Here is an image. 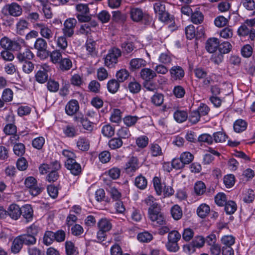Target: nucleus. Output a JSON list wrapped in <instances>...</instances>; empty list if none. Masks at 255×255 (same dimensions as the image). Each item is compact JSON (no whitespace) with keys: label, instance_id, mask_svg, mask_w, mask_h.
<instances>
[{"label":"nucleus","instance_id":"f257e3e1","mask_svg":"<svg viewBox=\"0 0 255 255\" xmlns=\"http://www.w3.org/2000/svg\"><path fill=\"white\" fill-rule=\"evenodd\" d=\"M130 16L134 22H142L144 24H149L152 21V17L142 9L133 7L130 9Z\"/></svg>","mask_w":255,"mask_h":255},{"label":"nucleus","instance_id":"f03ea898","mask_svg":"<svg viewBox=\"0 0 255 255\" xmlns=\"http://www.w3.org/2000/svg\"><path fill=\"white\" fill-rule=\"evenodd\" d=\"M121 55L122 51L120 49L116 47L111 48L104 58L105 65L109 68L114 67L118 62V58Z\"/></svg>","mask_w":255,"mask_h":255},{"label":"nucleus","instance_id":"7ed1b4c3","mask_svg":"<svg viewBox=\"0 0 255 255\" xmlns=\"http://www.w3.org/2000/svg\"><path fill=\"white\" fill-rule=\"evenodd\" d=\"M155 13L158 15L159 19L162 22H171L172 17L166 10L164 3L160 1H157L153 4Z\"/></svg>","mask_w":255,"mask_h":255},{"label":"nucleus","instance_id":"20e7f679","mask_svg":"<svg viewBox=\"0 0 255 255\" xmlns=\"http://www.w3.org/2000/svg\"><path fill=\"white\" fill-rule=\"evenodd\" d=\"M34 47L37 50V56L41 59H45L49 56V51L47 49V43L43 38L39 37L36 39Z\"/></svg>","mask_w":255,"mask_h":255},{"label":"nucleus","instance_id":"39448f33","mask_svg":"<svg viewBox=\"0 0 255 255\" xmlns=\"http://www.w3.org/2000/svg\"><path fill=\"white\" fill-rule=\"evenodd\" d=\"M97 226L98 231L97 233V236L99 239L107 238L108 233L112 228V223L107 218L101 219L97 223Z\"/></svg>","mask_w":255,"mask_h":255},{"label":"nucleus","instance_id":"423d86ee","mask_svg":"<svg viewBox=\"0 0 255 255\" xmlns=\"http://www.w3.org/2000/svg\"><path fill=\"white\" fill-rule=\"evenodd\" d=\"M148 214L153 226L158 227L165 224V218L164 214L161 212L160 208L153 212L150 211V213Z\"/></svg>","mask_w":255,"mask_h":255},{"label":"nucleus","instance_id":"0eeeda50","mask_svg":"<svg viewBox=\"0 0 255 255\" xmlns=\"http://www.w3.org/2000/svg\"><path fill=\"white\" fill-rule=\"evenodd\" d=\"M24 184L29 189L30 194L34 196L39 195L43 190V188L37 185V180L32 176L27 177L24 181Z\"/></svg>","mask_w":255,"mask_h":255},{"label":"nucleus","instance_id":"6e6552de","mask_svg":"<svg viewBox=\"0 0 255 255\" xmlns=\"http://www.w3.org/2000/svg\"><path fill=\"white\" fill-rule=\"evenodd\" d=\"M77 23V20L74 18H69L64 22L62 32L67 37H71L74 33V29Z\"/></svg>","mask_w":255,"mask_h":255},{"label":"nucleus","instance_id":"1a4fd4ad","mask_svg":"<svg viewBox=\"0 0 255 255\" xmlns=\"http://www.w3.org/2000/svg\"><path fill=\"white\" fill-rule=\"evenodd\" d=\"M34 27L39 31L40 35L43 38L50 41V40L53 37V33L47 24L42 22L36 23L34 24Z\"/></svg>","mask_w":255,"mask_h":255},{"label":"nucleus","instance_id":"9d476101","mask_svg":"<svg viewBox=\"0 0 255 255\" xmlns=\"http://www.w3.org/2000/svg\"><path fill=\"white\" fill-rule=\"evenodd\" d=\"M61 164L59 161L54 160L52 161V169L47 175L46 179L49 182H54L56 181L59 176L58 171L61 168Z\"/></svg>","mask_w":255,"mask_h":255},{"label":"nucleus","instance_id":"9b49d317","mask_svg":"<svg viewBox=\"0 0 255 255\" xmlns=\"http://www.w3.org/2000/svg\"><path fill=\"white\" fill-rule=\"evenodd\" d=\"M50 69V68L47 64H43L41 69L36 72L35 75L36 81L41 84L45 83L48 80L47 72Z\"/></svg>","mask_w":255,"mask_h":255},{"label":"nucleus","instance_id":"f8f14e48","mask_svg":"<svg viewBox=\"0 0 255 255\" xmlns=\"http://www.w3.org/2000/svg\"><path fill=\"white\" fill-rule=\"evenodd\" d=\"M237 33L240 37H245L249 35L251 41H255V29L251 27L249 28L247 25L243 24L238 29Z\"/></svg>","mask_w":255,"mask_h":255},{"label":"nucleus","instance_id":"ddd939ff","mask_svg":"<svg viewBox=\"0 0 255 255\" xmlns=\"http://www.w3.org/2000/svg\"><path fill=\"white\" fill-rule=\"evenodd\" d=\"M205 243V240H192L191 243L183 246V251L187 254H191L195 251L196 248L203 247Z\"/></svg>","mask_w":255,"mask_h":255},{"label":"nucleus","instance_id":"4468645a","mask_svg":"<svg viewBox=\"0 0 255 255\" xmlns=\"http://www.w3.org/2000/svg\"><path fill=\"white\" fill-rule=\"evenodd\" d=\"M3 10L7 12L10 15L14 17L20 16L22 12L21 6L16 2L6 4L4 6Z\"/></svg>","mask_w":255,"mask_h":255},{"label":"nucleus","instance_id":"2eb2a0df","mask_svg":"<svg viewBox=\"0 0 255 255\" xmlns=\"http://www.w3.org/2000/svg\"><path fill=\"white\" fill-rule=\"evenodd\" d=\"M6 121L10 123L7 124L3 128V131L6 135H12L16 133L17 128L14 125V117L10 115H8L6 117Z\"/></svg>","mask_w":255,"mask_h":255},{"label":"nucleus","instance_id":"dca6fc26","mask_svg":"<svg viewBox=\"0 0 255 255\" xmlns=\"http://www.w3.org/2000/svg\"><path fill=\"white\" fill-rule=\"evenodd\" d=\"M79 110V104L76 100L72 99L70 100L65 106V113L69 116L75 115Z\"/></svg>","mask_w":255,"mask_h":255},{"label":"nucleus","instance_id":"f3484780","mask_svg":"<svg viewBox=\"0 0 255 255\" xmlns=\"http://www.w3.org/2000/svg\"><path fill=\"white\" fill-rule=\"evenodd\" d=\"M171 78L174 80H181L185 76L183 68L179 66H172L169 70Z\"/></svg>","mask_w":255,"mask_h":255},{"label":"nucleus","instance_id":"a211bd4d","mask_svg":"<svg viewBox=\"0 0 255 255\" xmlns=\"http://www.w3.org/2000/svg\"><path fill=\"white\" fill-rule=\"evenodd\" d=\"M64 165L65 168L74 176H78L82 173L81 165L76 161V159L64 164Z\"/></svg>","mask_w":255,"mask_h":255},{"label":"nucleus","instance_id":"6ab92c4d","mask_svg":"<svg viewBox=\"0 0 255 255\" xmlns=\"http://www.w3.org/2000/svg\"><path fill=\"white\" fill-rule=\"evenodd\" d=\"M40 232L39 227L35 224H33L27 229L26 235H23L18 236L15 238V239H25V237L26 236L28 237L36 239V237Z\"/></svg>","mask_w":255,"mask_h":255},{"label":"nucleus","instance_id":"aec40b11","mask_svg":"<svg viewBox=\"0 0 255 255\" xmlns=\"http://www.w3.org/2000/svg\"><path fill=\"white\" fill-rule=\"evenodd\" d=\"M142 202L146 206H149L148 213H150V211L153 212L160 208L159 205L156 202V199L152 196H148L143 200Z\"/></svg>","mask_w":255,"mask_h":255},{"label":"nucleus","instance_id":"412c9836","mask_svg":"<svg viewBox=\"0 0 255 255\" xmlns=\"http://www.w3.org/2000/svg\"><path fill=\"white\" fill-rule=\"evenodd\" d=\"M33 57V53L27 48H26L23 51H20L16 55V58L20 62L30 60Z\"/></svg>","mask_w":255,"mask_h":255},{"label":"nucleus","instance_id":"4be33fe9","mask_svg":"<svg viewBox=\"0 0 255 255\" xmlns=\"http://www.w3.org/2000/svg\"><path fill=\"white\" fill-rule=\"evenodd\" d=\"M219 43V40L218 38H210L206 42L205 48L208 52L213 53L218 48Z\"/></svg>","mask_w":255,"mask_h":255},{"label":"nucleus","instance_id":"5701e85b","mask_svg":"<svg viewBox=\"0 0 255 255\" xmlns=\"http://www.w3.org/2000/svg\"><path fill=\"white\" fill-rule=\"evenodd\" d=\"M8 216L12 219L17 220L21 215V209L16 204H11L7 209Z\"/></svg>","mask_w":255,"mask_h":255},{"label":"nucleus","instance_id":"b1692460","mask_svg":"<svg viewBox=\"0 0 255 255\" xmlns=\"http://www.w3.org/2000/svg\"><path fill=\"white\" fill-rule=\"evenodd\" d=\"M63 132L65 136L73 138L78 135V129L72 124H69L63 128Z\"/></svg>","mask_w":255,"mask_h":255},{"label":"nucleus","instance_id":"393cba45","mask_svg":"<svg viewBox=\"0 0 255 255\" xmlns=\"http://www.w3.org/2000/svg\"><path fill=\"white\" fill-rule=\"evenodd\" d=\"M85 47L88 54L92 56H96L97 55V43L93 39L89 38L87 39L85 43Z\"/></svg>","mask_w":255,"mask_h":255},{"label":"nucleus","instance_id":"a878e982","mask_svg":"<svg viewBox=\"0 0 255 255\" xmlns=\"http://www.w3.org/2000/svg\"><path fill=\"white\" fill-rule=\"evenodd\" d=\"M138 167V159L133 156L129 159L125 165V169L127 172H134Z\"/></svg>","mask_w":255,"mask_h":255},{"label":"nucleus","instance_id":"bb28decb","mask_svg":"<svg viewBox=\"0 0 255 255\" xmlns=\"http://www.w3.org/2000/svg\"><path fill=\"white\" fill-rule=\"evenodd\" d=\"M140 75L141 78L145 81H150L156 76V73L155 71L147 68L142 69Z\"/></svg>","mask_w":255,"mask_h":255},{"label":"nucleus","instance_id":"cd10ccee","mask_svg":"<svg viewBox=\"0 0 255 255\" xmlns=\"http://www.w3.org/2000/svg\"><path fill=\"white\" fill-rule=\"evenodd\" d=\"M21 215L26 220V222H29L32 221L33 219V211L29 205H26L23 206L21 209Z\"/></svg>","mask_w":255,"mask_h":255},{"label":"nucleus","instance_id":"c85d7f7f","mask_svg":"<svg viewBox=\"0 0 255 255\" xmlns=\"http://www.w3.org/2000/svg\"><path fill=\"white\" fill-rule=\"evenodd\" d=\"M197 215L201 218H206L210 212V206L205 204L202 203L199 206L196 210Z\"/></svg>","mask_w":255,"mask_h":255},{"label":"nucleus","instance_id":"c756f323","mask_svg":"<svg viewBox=\"0 0 255 255\" xmlns=\"http://www.w3.org/2000/svg\"><path fill=\"white\" fill-rule=\"evenodd\" d=\"M129 65L130 70L134 71L145 66L146 62L142 58H134L130 60Z\"/></svg>","mask_w":255,"mask_h":255},{"label":"nucleus","instance_id":"7c9ffc66","mask_svg":"<svg viewBox=\"0 0 255 255\" xmlns=\"http://www.w3.org/2000/svg\"><path fill=\"white\" fill-rule=\"evenodd\" d=\"M149 152L148 153L152 157H157L163 155L161 147L159 145L156 143H152L149 145Z\"/></svg>","mask_w":255,"mask_h":255},{"label":"nucleus","instance_id":"2f4dec72","mask_svg":"<svg viewBox=\"0 0 255 255\" xmlns=\"http://www.w3.org/2000/svg\"><path fill=\"white\" fill-rule=\"evenodd\" d=\"M25 42L24 39L20 38H17L11 41L10 50L20 51L22 47H25Z\"/></svg>","mask_w":255,"mask_h":255},{"label":"nucleus","instance_id":"473e14b6","mask_svg":"<svg viewBox=\"0 0 255 255\" xmlns=\"http://www.w3.org/2000/svg\"><path fill=\"white\" fill-rule=\"evenodd\" d=\"M224 246L222 248L223 255H234V251L231 246L235 244V240H224Z\"/></svg>","mask_w":255,"mask_h":255},{"label":"nucleus","instance_id":"72a5a7b5","mask_svg":"<svg viewBox=\"0 0 255 255\" xmlns=\"http://www.w3.org/2000/svg\"><path fill=\"white\" fill-rule=\"evenodd\" d=\"M77 147L81 151H88L90 148V142L87 138L80 137L77 141Z\"/></svg>","mask_w":255,"mask_h":255},{"label":"nucleus","instance_id":"f704fd0d","mask_svg":"<svg viewBox=\"0 0 255 255\" xmlns=\"http://www.w3.org/2000/svg\"><path fill=\"white\" fill-rule=\"evenodd\" d=\"M248 123L244 120L238 119L234 123V129L238 133L245 131L247 128Z\"/></svg>","mask_w":255,"mask_h":255},{"label":"nucleus","instance_id":"c9c22d12","mask_svg":"<svg viewBox=\"0 0 255 255\" xmlns=\"http://www.w3.org/2000/svg\"><path fill=\"white\" fill-rule=\"evenodd\" d=\"M66 254L67 255H77L79 251L77 247L70 241H67L65 244Z\"/></svg>","mask_w":255,"mask_h":255},{"label":"nucleus","instance_id":"e433bc0d","mask_svg":"<svg viewBox=\"0 0 255 255\" xmlns=\"http://www.w3.org/2000/svg\"><path fill=\"white\" fill-rule=\"evenodd\" d=\"M194 190L197 196H202L207 193L206 186L205 183L201 181H199L195 183Z\"/></svg>","mask_w":255,"mask_h":255},{"label":"nucleus","instance_id":"4c0bfd02","mask_svg":"<svg viewBox=\"0 0 255 255\" xmlns=\"http://www.w3.org/2000/svg\"><path fill=\"white\" fill-rule=\"evenodd\" d=\"M134 185L137 188L140 190H144L147 185V179L144 176L140 174L135 178Z\"/></svg>","mask_w":255,"mask_h":255},{"label":"nucleus","instance_id":"58836bf2","mask_svg":"<svg viewBox=\"0 0 255 255\" xmlns=\"http://www.w3.org/2000/svg\"><path fill=\"white\" fill-rule=\"evenodd\" d=\"M191 21L195 24H199L204 20V15L202 12L197 9L192 13L191 15Z\"/></svg>","mask_w":255,"mask_h":255},{"label":"nucleus","instance_id":"ea45409f","mask_svg":"<svg viewBox=\"0 0 255 255\" xmlns=\"http://www.w3.org/2000/svg\"><path fill=\"white\" fill-rule=\"evenodd\" d=\"M58 64L59 69L63 72L68 71L72 67V62L68 58H62Z\"/></svg>","mask_w":255,"mask_h":255},{"label":"nucleus","instance_id":"a19ab883","mask_svg":"<svg viewBox=\"0 0 255 255\" xmlns=\"http://www.w3.org/2000/svg\"><path fill=\"white\" fill-rule=\"evenodd\" d=\"M174 120L179 123L185 122L187 118V113L183 110H176L173 115Z\"/></svg>","mask_w":255,"mask_h":255},{"label":"nucleus","instance_id":"79ce46f5","mask_svg":"<svg viewBox=\"0 0 255 255\" xmlns=\"http://www.w3.org/2000/svg\"><path fill=\"white\" fill-rule=\"evenodd\" d=\"M123 141L119 137H114L109 140L108 145L110 149L115 150L122 146Z\"/></svg>","mask_w":255,"mask_h":255},{"label":"nucleus","instance_id":"37998d69","mask_svg":"<svg viewBox=\"0 0 255 255\" xmlns=\"http://www.w3.org/2000/svg\"><path fill=\"white\" fill-rule=\"evenodd\" d=\"M50 3L47 1H42V11L45 18L49 19L52 18L53 14L51 10Z\"/></svg>","mask_w":255,"mask_h":255},{"label":"nucleus","instance_id":"c03bdc74","mask_svg":"<svg viewBox=\"0 0 255 255\" xmlns=\"http://www.w3.org/2000/svg\"><path fill=\"white\" fill-rule=\"evenodd\" d=\"M120 87L119 82L116 79H112L107 83V89L108 91L112 94L116 93Z\"/></svg>","mask_w":255,"mask_h":255},{"label":"nucleus","instance_id":"a18cd8bd","mask_svg":"<svg viewBox=\"0 0 255 255\" xmlns=\"http://www.w3.org/2000/svg\"><path fill=\"white\" fill-rule=\"evenodd\" d=\"M101 132L104 136L111 137L115 134V128L110 124H107L102 127Z\"/></svg>","mask_w":255,"mask_h":255},{"label":"nucleus","instance_id":"49530a36","mask_svg":"<svg viewBox=\"0 0 255 255\" xmlns=\"http://www.w3.org/2000/svg\"><path fill=\"white\" fill-rule=\"evenodd\" d=\"M49 56L50 57V61L53 64H58L62 59V53L58 50L49 52Z\"/></svg>","mask_w":255,"mask_h":255},{"label":"nucleus","instance_id":"de8ad7c7","mask_svg":"<svg viewBox=\"0 0 255 255\" xmlns=\"http://www.w3.org/2000/svg\"><path fill=\"white\" fill-rule=\"evenodd\" d=\"M232 49L231 44L228 41H224L219 43L218 49L220 53L223 55L229 53Z\"/></svg>","mask_w":255,"mask_h":255},{"label":"nucleus","instance_id":"09e8293b","mask_svg":"<svg viewBox=\"0 0 255 255\" xmlns=\"http://www.w3.org/2000/svg\"><path fill=\"white\" fill-rule=\"evenodd\" d=\"M121 47L124 54H129L135 48L133 43L129 41H124L121 44Z\"/></svg>","mask_w":255,"mask_h":255},{"label":"nucleus","instance_id":"8fccbe9b","mask_svg":"<svg viewBox=\"0 0 255 255\" xmlns=\"http://www.w3.org/2000/svg\"><path fill=\"white\" fill-rule=\"evenodd\" d=\"M207 244L210 246V250L212 255H219L221 253V247L213 240H208Z\"/></svg>","mask_w":255,"mask_h":255},{"label":"nucleus","instance_id":"3c124183","mask_svg":"<svg viewBox=\"0 0 255 255\" xmlns=\"http://www.w3.org/2000/svg\"><path fill=\"white\" fill-rule=\"evenodd\" d=\"M222 231H214L211 234L207 237L206 239H226L227 238H230V239H235L232 236L225 235L222 234Z\"/></svg>","mask_w":255,"mask_h":255},{"label":"nucleus","instance_id":"603ef678","mask_svg":"<svg viewBox=\"0 0 255 255\" xmlns=\"http://www.w3.org/2000/svg\"><path fill=\"white\" fill-rule=\"evenodd\" d=\"M13 151L16 155L22 156L25 152V146L24 144L17 142L13 145Z\"/></svg>","mask_w":255,"mask_h":255},{"label":"nucleus","instance_id":"864d4df0","mask_svg":"<svg viewBox=\"0 0 255 255\" xmlns=\"http://www.w3.org/2000/svg\"><path fill=\"white\" fill-rule=\"evenodd\" d=\"M70 81L71 85L78 87H81L84 83L82 76L77 74L72 75Z\"/></svg>","mask_w":255,"mask_h":255},{"label":"nucleus","instance_id":"5fc2aeb1","mask_svg":"<svg viewBox=\"0 0 255 255\" xmlns=\"http://www.w3.org/2000/svg\"><path fill=\"white\" fill-rule=\"evenodd\" d=\"M122 114L121 110L115 109L111 113L110 121L112 123H119L122 121Z\"/></svg>","mask_w":255,"mask_h":255},{"label":"nucleus","instance_id":"6e6d98bb","mask_svg":"<svg viewBox=\"0 0 255 255\" xmlns=\"http://www.w3.org/2000/svg\"><path fill=\"white\" fill-rule=\"evenodd\" d=\"M212 137L213 142L222 143L226 141L228 136L227 134L223 131H217L213 134Z\"/></svg>","mask_w":255,"mask_h":255},{"label":"nucleus","instance_id":"4d7b16f0","mask_svg":"<svg viewBox=\"0 0 255 255\" xmlns=\"http://www.w3.org/2000/svg\"><path fill=\"white\" fill-rule=\"evenodd\" d=\"M224 206L225 210L227 214H232L237 210V204L233 201L230 200L227 201Z\"/></svg>","mask_w":255,"mask_h":255},{"label":"nucleus","instance_id":"13d9d810","mask_svg":"<svg viewBox=\"0 0 255 255\" xmlns=\"http://www.w3.org/2000/svg\"><path fill=\"white\" fill-rule=\"evenodd\" d=\"M172 217L175 220H179L182 216V211L181 208L177 205L173 206L171 209Z\"/></svg>","mask_w":255,"mask_h":255},{"label":"nucleus","instance_id":"bf43d9fd","mask_svg":"<svg viewBox=\"0 0 255 255\" xmlns=\"http://www.w3.org/2000/svg\"><path fill=\"white\" fill-rule=\"evenodd\" d=\"M89 91L95 94H98L100 92L101 85L96 80L91 81L88 86Z\"/></svg>","mask_w":255,"mask_h":255},{"label":"nucleus","instance_id":"052dcab7","mask_svg":"<svg viewBox=\"0 0 255 255\" xmlns=\"http://www.w3.org/2000/svg\"><path fill=\"white\" fill-rule=\"evenodd\" d=\"M117 134L121 139L128 138L131 135L129 129L124 127H121L117 130Z\"/></svg>","mask_w":255,"mask_h":255},{"label":"nucleus","instance_id":"680f3d73","mask_svg":"<svg viewBox=\"0 0 255 255\" xmlns=\"http://www.w3.org/2000/svg\"><path fill=\"white\" fill-rule=\"evenodd\" d=\"M255 198L254 190L251 189H248L244 194L243 201L246 203H252Z\"/></svg>","mask_w":255,"mask_h":255},{"label":"nucleus","instance_id":"e2e57ef3","mask_svg":"<svg viewBox=\"0 0 255 255\" xmlns=\"http://www.w3.org/2000/svg\"><path fill=\"white\" fill-rule=\"evenodd\" d=\"M129 76L128 71L125 69H122L116 73V77L119 82H123L126 80Z\"/></svg>","mask_w":255,"mask_h":255},{"label":"nucleus","instance_id":"0e129e2a","mask_svg":"<svg viewBox=\"0 0 255 255\" xmlns=\"http://www.w3.org/2000/svg\"><path fill=\"white\" fill-rule=\"evenodd\" d=\"M139 118L135 116H127L123 119L124 124L128 127L134 126Z\"/></svg>","mask_w":255,"mask_h":255},{"label":"nucleus","instance_id":"69168bd1","mask_svg":"<svg viewBox=\"0 0 255 255\" xmlns=\"http://www.w3.org/2000/svg\"><path fill=\"white\" fill-rule=\"evenodd\" d=\"M47 89L50 92H56L59 88V84L58 82L52 79H49L46 84Z\"/></svg>","mask_w":255,"mask_h":255},{"label":"nucleus","instance_id":"338daca9","mask_svg":"<svg viewBox=\"0 0 255 255\" xmlns=\"http://www.w3.org/2000/svg\"><path fill=\"white\" fill-rule=\"evenodd\" d=\"M159 61L165 65H169L172 61V59L171 55L167 53H162L159 56L158 58Z\"/></svg>","mask_w":255,"mask_h":255},{"label":"nucleus","instance_id":"774afa93","mask_svg":"<svg viewBox=\"0 0 255 255\" xmlns=\"http://www.w3.org/2000/svg\"><path fill=\"white\" fill-rule=\"evenodd\" d=\"M215 202L219 206H224L227 203L226 195L224 193H219L215 197Z\"/></svg>","mask_w":255,"mask_h":255}]
</instances>
